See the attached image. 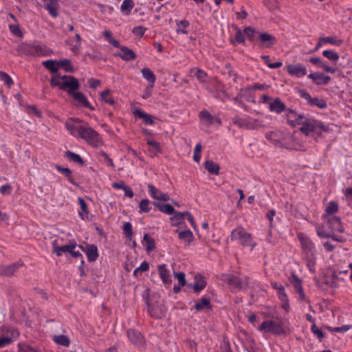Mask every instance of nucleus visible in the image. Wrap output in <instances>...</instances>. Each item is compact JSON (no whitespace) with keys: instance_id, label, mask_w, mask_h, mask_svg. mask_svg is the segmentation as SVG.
I'll list each match as a JSON object with an SVG mask.
<instances>
[{"instance_id":"0e129e2a","label":"nucleus","mask_w":352,"mask_h":352,"mask_svg":"<svg viewBox=\"0 0 352 352\" xmlns=\"http://www.w3.org/2000/svg\"><path fill=\"white\" fill-rule=\"evenodd\" d=\"M344 195L348 206L352 208V188H346Z\"/></svg>"},{"instance_id":"c9c22d12","label":"nucleus","mask_w":352,"mask_h":352,"mask_svg":"<svg viewBox=\"0 0 352 352\" xmlns=\"http://www.w3.org/2000/svg\"><path fill=\"white\" fill-rule=\"evenodd\" d=\"M289 280L297 293L303 289L301 280L296 274H292Z\"/></svg>"},{"instance_id":"a18cd8bd","label":"nucleus","mask_w":352,"mask_h":352,"mask_svg":"<svg viewBox=\"0 0 352 352\" xmlns=\"http://www.w3.org/2000/svg\"><path fill=\"white\" fill-rule=\"evenodd\" d=\"M56 65L58 67L63 68L66 72H71L73 70L71 61L68 59H63L60 61H57Z\"/></svg>"},{"instance_id":"ea45409f","label":"nucleus","mask_w":352,"mask_h":352,"mask_svg":"<svg viewBox=\"0 0 352 352\" xmlns=\"http://www.w3.org/2000/svg\"><path fill=\"white\" fill-rule=\"evenodd\" d=\"M111 91L109 89H106L101 92L100 97L102 101L105 103L113 105L115 104L114 98L110 94Z\"/></svg>"},{"instance_id":"69168bd1","label":"nucleus","mask_w":352,"mask_h":352,"mask_svg":"<svg viewBox=\"0 0 352 352\" xmlns=\"http://www.w3.org/2000/svg\"><path fill=\"white\" fill-rule=\"evenodd\" d=\"M311 331L313 332L314 334L316 335L317 337L321 340L324 337V333H322V331L318 329L316 324L314 323L311 326Z\"/></svg>"},{"instance_id":"423d86ee","label":"nucleus","mask_w":352,"mask_h":352,"mask_svg":"<svg viewBox=\"0 0 352 352\" xmlns=\"http://www.w3.org/2000/svg\"><path fill=\"white\" fill-rule=\"evenodd\" d=\"M233 123L239 127L248 130L258 129L261 127H265V125L258 120L252 118H241L236 117L233 118Z\"/></svg>"},{"instance_id":"e2e57ef3","label":"nucleus","mask_w":352,"mask_h":352,"mask_svg":"<svg viewBox=\"0 0 352 352\" xmlns=\"http://www.w3.org/2000/svg\"><path fill=\"white\" fill-rule=\"evenodd\" d=\"M234 38L236 43H243L245 41L244 36L242 34L241 30L236 27V33L234 35Z\"/></svg>"},{"instance_id":"2eb2a0df","label":"nucleus","mask_w":352,"mask_h":352,"mask_svg":"<svg viewBox=\"0 0 352 352\" xmlns=\"http://www.w3.org/2000/svg\"><path fill=\"white\" fill-rule=\"evenodd\" d=\"M85 252L87 259L89 262H94L98 258V248L94 244H86L85 249L80 246Z\"/></svg>"},{"instance_id":"a19ab883","label":"nucleus","mask_w":352,"mask_h":352,"mask_svg":"<svg viewBox=\"0 0 352 352\" xmlns=\"http://www.w3.org/2000/svg\"><path fill=\"white\" fill-rule=\"evenodd\" d=\"M309 104L311 106H316L320 109H324L327 107L326 101L324 99L318 97L311 98V100Z\"/></svg>"},{"instance_id":"f03ea898","label":"nucleus","mask_w":352,"mask_h":352,"mask_svg":"<svg viewBox=\"0 0 352 352\" xmlns=\"http://www.w3.org/2000/svg\"><path fill=\"white\" fill-rule=\"evenodd\" d=\"M81 122L79 119L67 121L65 126L72 135L85 140L88 144L94 147L100 146L102 144V139L98 133L87 123L80 124Z\"/></svg>"},{"instance_id":"c03bdc74","label":"nucleus","mask_w":352,"mask_h":352,"mask_svg":"<svg viewBox=\"0 0 352 352\" xmlns=\"http://www.w3.org/2000/svg\"><path fill=\"white\" fill-rule=\"evenodd\" d=\"M244 34L247 36L248 39L252 42H254L256 38V30L250 26L246 27L243 30Z\"/></svg>"},{"instance_id":"dca6fc26","label":"nucleus","mask_w":352,"mask_h":352,"mask_svg":"<svg viewBox=\"0 0 352 352\" xmlns=\"http://www.w3.org/2000/svg\"><path fill=\"white\" fill-rule=\"evenodd\" d=\"M309 78L313 80L317 85H327L330 80L331 77L320 72H314L307 76Z\"/></svg>"},{"instance_id":"f704fd0d","label":"nucleus","mask_w":352,"mask_h":352,"mask_svg":"<svg viewBox=\"0 0 352 352\" xmlns=\"http://www.w3.org/2000/svg\"><path fill=\"white\" fill-rule=\"evenodd\" d=\"M204 308L208 310L212 309L210 300L206 298H202L199 302H196L195 305V309L198 311L204 309Z\"/></svg>"},{"instance_id":"bf43d9fd","label":"nucleus","mask_w":352,"mask_h":352,"mask_svg":"<svg viewBox=\"0 0 352 352\" xmlns=\"http://www.w3.org/2000/svg\"><path fill=\"white\" fill-rule=\"evenodd\" d=\"M62 82V76L60 77L59 76H53L50 80V85L52 87H58L60 89Z\"/></svg>"},{"instance_id":"37998d69","label":"nucleus","mask_w":352,"mask_h":352,"mask_svg":"<svg viewBox=\"0 0 352 352\" xmlns=\"http://www.w3.org/2000/svg\"><path fill=\"white\" fill-rule=\"evenodd\" d=\"M44 67L49 69L52 73H56L58 69V66L56 65V61L53 60H47L43 63Z\"/></svg>"},{"instance_id":"3c124183","label":"nucleus","mask_w":352,"mask_h":352,"mask_svg":"<svg viewBox=\"0 0 352 352\" xmlns=\"http://www.w3.org/2000/svg\"><path fill=\"white\" fill-rule=\"evenodd\" d=\"M338 210V204L336 201H331L325 209V212L328 214H332Z\"/></svg>"},{"instance_id":"49530a36","label":"nucleus","mask_w":352,"mask_h":352,"mask_svg":"<svg viewBox=\"0 0 352 352\" xmlns=\"http://www.w3.org/2000/svg\"><path fill=\"white\" fill-rule=\"evenodd\" d=\"M103 36L104 38L115 47H120V43L118 40L115 39L112 36V34L109 30H105L103 32Z\"/></svg>"},{"instance_id":"412c9836","label":"nucleus","mask_w":352,"mask_h":352,"mask_svg":"<svg viewBox=\"0 0 352 352\" xmlns=\"http://www.w3.org/2000/svg\"><path fill=\"white\" fill-rule=\"evenodd\" d=\"M328 223L332 230L337 231L340 233L344 232V229L342 224L340 217L336 216L330 217L328 219Z\"/></svg>"},{"instance_id":"09e8293b","label":"nucleus","mask_w":352,"mask_h":352,"mask_svg":"<svg viewBox=\"0 0 352 352\" xmlns=\"http://www.w3.org/2000/svg\"><path fill=\"white\" fill-rule=\"evenodd\" d=\"M140 212H148L151 210L150 201L147 199H142L139 204Z\"/></svg>"},{"instance_id":"6ab92c4d","label":"nucleus","mask_w":352,"mask_h":352,"mask_svg":"<svg viewBox=\"0 0 352 352\" xmlns=\"http://www.w3.org/2000/svg\"><path fill=\"white\" fill-rule=\"evenodd\" d=\"M44 8L49 12L50 14L53 17L58 16V0H43Z\"/></svg>"},{"instance_id":"864d4df0","label":"nucleus","mask_w":352,"mask_h":352,"mask_svg":"<svg viewBox=\"0 0 352 352\" xmlns=\"http://www.w3.org/2000/svg\"><path fill=\"white\" fill-rule=\"evenodd\" d=\"M9 29L10 32L15 36L18 37L23 36V32H21L18 23L9 25Z\"/></svg>"},{"instance_id":"bb28decb","label":"nucleus","mask_w":352,"mask_h":352,"mask_svg":"<svg viewBox=\"0 0 352 352\" xmlns=\"http://www.w3.org/2000/svg\"><path fill=\"white\" fill-rule=\"evenodd\" d=\"M204 168L211 174L219 175L220 166L212 160H206L204 163Z\"/></svg>"},{"instance_id":"cd10ccee","label":"nucleus","mask_w":352,"mask_h":352,"mask_svg":"<svg viewBox=\"0 0 352 352\" xmlns=\"http://www.w3.org/2000/svg\"><path fill=\"white\" fill-rule=\"evenodd\" d=\"M298 238L300 241L302 248L304 250V251L307 253L311 252L314 248V245L312 241L309 238L301 235H298Z\"/></svg>"},{"instance_id":"8fccbe9b","label":"nucleus","mask_w":352,"mask_h":352,"mask_svg":"<svg viewBox=\"0 0 352 352\" xmlns=\"http://www.w3.org/2000/svg\"><path fill=\"white\" fill-rule=\"evenodd\" d=\"M124 234L127 239L131 240L133 236L132 225L129 222H126L123 226Z\"/></svg>"},{"instance_id":"5fc2aeb1","label":"nucleus","mask_w":352,"mask_h":352,"mask_svg":"<svg viewBox=\"0 0 352 352\" xmlns=\"http://www.w3.org/2000/svg\"><path fill=\"white\" fill-rule=\"evenodd\" d=\"M19 352H38L36 349L33 348L32 346L27 344H19Z\"/></svg>"},{"instance_id":"13d9d810","label":"nucleus","mask_w":352,"mask_h":352,"mask_svg":"<svg viewBox=\"0 0 352 352\" xmlns=\"http://www.w3.org/2000/svg\"><path fill=\"white\" fill-rule=\"evenodd\" d=\"M316 232L317 234L321 237V238H330L331 237V234L329 232H327L325 230L323 226H318L316 228Z\"/></svg>"},{"instance_id":"58836bf2","label":"nucleus","mask_w":352,"mask_h":352,"mask_svg":"<svg viewBox=\"0 0 352 352\" xmlns=\"http://www.w3.org/2000/svg\"><path fill=\"white\" fill-rule=\"evenodd\" d=\"M53 340L56 344L63 346H69L70 344L69 339L65 335L55 336Z\"/></svg>"},{"instance_id":"4468645a","label":"nucleus","mask_w":352,"mask_h":352,"mask_svg":"<svg viewBox=\"0 0 352 352\" xmlns=\"http://www.w3.org/2000/svg\"><path fill=\"white\" fill-rule=\"evenodd\" d=\"M127 336L129 340L135 345L140 346L144 344V338L143 336L137 330H129L127 331Z\"/></svg>"},{"instance_id":"c756f323","label":"nucleus","mask_w":352,"mask_h":352,"mask_svg":"<svg viewBox=\"0 0 352 352\" xmlns=\"http://www.w3.org/2000/svg\"><path fill=\"white\" fill-rule=\"evenodd\" d=\"M56 168L58 171L63 173L68 179V180L70 183H72V184H74L76 186H78V184L74 181V179L72 177V172L69 168L62 167L58 164L56 165Z\"/></svg>"},{"instance_id":"a211bd4d","label":"nucleus","mask_w":352,"mask_h":352,"mask_svg":"<svg viewBox=\"0 0 352 352\" xmlns=\"http://www.w3.org/2000/svg\"><path fill=\"white\" fill-rule=\"evenodd\" d=\"M157 270L164 284L167 285L172 283L170 270L167 268L165 264L158 265Z\"/></svg>"},{"instance_id":"e433bc0d","label":"nucleus","mask_w":352,"mask_h":352,"mask_svg":"<svg viewBox=\"0 0 352 352\" xmlns=\"http://www.w3.org/2000/svg\"><path fill=\"white\" fill-rule=\"evenodd\" d=\"M65 157H67L69 160L78 163L81 165L84 164L83 159L78 154H76L72 151H66L65 153Z\"/></svg>"},{"instance_id":"473e14b6","label":"nucleus","mask_w":352,"mask_h":352,"mask_svg":"<svg viewBox=\"0 0 352 352\" xmlns=\"http://www.w3.org/2000/svg\"><path fill=\"white\" fill-rule=\"evenodd\" d=\"M173 214L174 216L170 217V221L173 226H177L184 222L185 218L184 212H177L175 210V212Z\"/></svg>"},{"instance_id":"2f4dec72","label":"nucleus","mask_w":352,"mask_h":352,"mask_svg":"<svg viewBox=\"0 0 352 352\" xmlns=\"http://www.w3.org/2000/svg\"><path fill=\"white\" fill-rule=\"evenodd\" d=\"M134 6L135 3L133 0H124L120 6V10L125 15H129Z\"/></svg>"},{"instance_id":"603ef678","label":"nucleus","mask_w":352,"mask_h":352,"mask_svg":"<svg viewBox=\"0 0 352 352\" xmlns=\"http://www.w3.org/2000/svg\"><path fill=\"white\" fill-rule=\"evenodd\" d=\"M322 41H324V43H331L336 46H340L342 43V40H338L336 37L332 36L322 37Z\"/></svg>"},{"instance_id":"680f3d73","label":"nucleus","mask_w":352,"mask_h":352,"mask_svg":"<svg viewBox=\"0 0 352 352\" xmlns=\"http://www.w3.org/2000/svg\"><path fill=\"white\" fill-rule=\"evenodd\" d=\"M189 24H190L189 22L186 20L180 21L179 23H177V25L182 26L183 28L182 29L177 28V33L182 32L183 34H187L188 32L186 30V28L189 26Z\"/></svg>"},{"instance_id":"f3484780","label":"nucleus","mask_w":352,"mask_h":352,"mask_svg":"<svg viewBox=\"0 0 352 352\" xmlns=\"http://www.w3.org/2000/svg\"><path fill=\"white\" fill-rule=\"evenodd\" d=\"M206 286V281L204 276L197 274L195 276V283L193 285H188V287L193 288L195 293H199Z\"/></svg>"},{"instance_id":"c85d7f7f","label":"nucleus","mask_w":352,"mask_h":352,"mask_svg":"<svg viewBox=\"0 0 352 352\" xmlns=\"http://www.w3.org/2000/svg\"><path fill=\"white\" fill-rule=\"evenodd\" d=\"M153 204L157 207L161 212L166 214H173L175 212L174 208L169 204H162L160 202H153Z\"/></svg>"},{"instance_id":"6e6d98bb","label":"nucleus","mask_w":352,"mask_h":352,"mask_svg":"<svg viewBox=\"0 0 352 352\" xmlns=\"http://www.w3.org/2000/svg\"><path fill=\"white\" fill-rule=\"evenodd\" d=\"M199 117L201 120L207 121L209 124H212L213 121L212 116L206 110L201 111L199 113Z\"/></svg>"},{"instance_id":"f8f14e48","label":"nucleus","mask_w":352,"mask_h":352,"mask_svg":"<svg viewBox=\"0 0 352 352\" xmlns=\"http://www.w3.org/2000/svg\"><path fill=\"white\" fill-rule=\"evenodd\" d=\"M287 71L290 75L295 76L298 78L307 74L306 67L301 64H289L287 66Z\"/></svg>"},{"instance_id":"7c9ffc66","label":"nucleus","mask_w":352,"mask_h":352,"mask_svg":"<svg viewBox=\"0 0 352 352\" xmlns=\"http://www.w3.org/2000/svg\"><path fill=\"white\" fill-rule=\"evenodd\" d=\"M141 72L143 77L151 84V88H152L156 80V76L155 74L153 72V71L147 67L143 68Z\"/></svg>"},{"instance_id":"393cba45","label":"nucleus","mask_w":352,"mask_h":352,"mask_svg":"<svg viewBox=\"0 0 352 352\" xmlns=\"http://www.w3.org/2000/svg\"><path fill=\"white\" fill-rule=\"evenodd\" d=\"M269 108L271 111L280 113L285 110L286 107L280 98H276L273 102L270 104Z\"/></svg>"},{"instance_id":"de8ad7c7","label":"nucleus","mask_w":352,"mask_h":352,"mask_svg":"<svg viewBox=\"0 0 352 352\" xmlns=\"http://www.w3.org/2000/svg\"><path fill=\"white\" fill-rule=\"evenodd\" d=\"M322 55L333 62H336L339 59V55L334 50H324Z\"/></svg>"},{"instance_id":"9d476101","label":"nucleus","mask_w":352,"mask_h":352,"mask_svg":"<svg viewBox=\"0 0 352 352\" xmlns=\"http://www.w3.org/2000/svg\"><path fill=\"white\" fill-rule=\"evenodd\" d=\"M148 312L154 318L160 319L166 316V309L162 305H150L147 302Z\"/></svg>"},{"instance_id":"052dcab7","label":"nucleus","mask_w":352,"mask_h":352,"mask_svg":"<svg viewBox=\"0 0 352 352\" xmlns=\"http://www.w3.org/2000/svg\"><path fill=\"white\" fill-rule=\"evenodd\" d=\"M175 277L178 280V284L179 286L184 287L186 282L185 278V274L184 272H174Z\"/></svg>"},{"instance_id":"1a4fd4ad","label":"nucleus","mask_w":352,"mask_h":352,"mask_svg":"<svg viewBox=\"0 0 352 352\" xmlns=\"http://www.w3.org/2000/svg\"><path fill=\"white\" fill-rule=\"evenodd\" d=\"M257 39L261 42L259 47H271L276 44V39L273 35L267 32L258 33Z\"/></svg>"},{"instance_id":"72a5a7b5","label":"nucleus","mask_w":352,"mask_h":352,"mask_svg":"<svg viewBox=\"0 0 352 352\" xmlns=\"http://www.w3.org/2000/svg\"><path fill=\"white\" fill-rule=\"evenodd\" d=\"M176 232H178V236L179 239L186 241L188 244H190L194 238L193 234L190 230H186L181 232L177 230Z\"/></svg>"},{"instance_id":"9b49d317","label":"nucleus","mask_w":352,"mask_h":352,"mask_svg":"<svg viewBox=\"0 0 352 352\" xmlns=\"http://www.w3.org/2000/svg\"><path fill=\"white\" fill-rule=\"evenodd\" d=\"M76 247V243L73 241H69V243L67 245L59 246L57 245L56 241H55L52 244V252L54 253L57 256H60L63 253H70L72 249H75Z\"/></svg>"},{"instance_id":"4c0bfd02","label":"nucleus","mask_w":352,"mask_h":352,"mask_svg":"<svg viewBox=\"0 0 352 352\" xmlns=\"http://www.w3.org/2000/svg\"><path fill=\"white\" fill-rule=\"evenodd\" d=\"M280 137V132L278 131H270L265 133V138L274 143L275 145H278L279 142V138Z\"/></svg>"},{"instance_id":"338daca9","label":"nucleus","mask_w":352,"mask_h":352,"mask_svg":"<svg viewBox=\"0 0 352 352\" xmlns=\"http://www.w3.org/2000/svg\"><path fill=\"white\" fill-rule=\"evenodd\" d=\"M195 76L201 82H204L206 81L207 74L204 70L198 69L195 74Z\"/></svg>"},{"instance_id":"aec40b11","label":"nucleus","mask_w":352,"mask_h":352,"mask_svg":"<svg viewBox=\"0 0 352 352\" xmlns=\"http://www.w3.org/2000/svg\"><path fill=\"white\" fill-rule=\"evenodd\" d=\"M148 188L153 199L164 201L170 199V197L167 194L160 192L153 185L148 184Z\"/></svg>"},{"instance_id":"4be33fe9","label":"nucleus","mask_w":352,"mask_h":352,"mask_svg":"<svg viewBox=\"0 0 352 352\" xmlns=\"http://www.w3.org/2000/svg\"><path fill=\"white\" fill-rule=\"evenodd\" d=\"M72 98L77 101L82 107L89 109L93 111L95 108L89 103L86 96L81 92H74L71 95Z\"/></svg>"},{"instance_id":"39448f33","label":"nucleus","mask_w":352,"mask_h":352,"mask_svg":"<svg viewBox=\"0 0 352 352\" xmlns=\"http://www.w3.org/2000/svg\"><path fill=\"white\" fill-rule=\"evenodd\" d=\"M221 279L233 289H245L248 285V277L243 280L232 274H223Z\"/></svg>"},{"instance_id":"5701e85b","label":"nucleus","mask_w":352,"mask_h":352,"mask_svg":"<svg viewBox=\"0 0 352 352\" xmlns=\"http://www.w3.org/2000/svg\"><path fill=\"white\" fill-rule=\"evenodd\" d=\"M21 265L22 264L19 263H14L8 265H3L0 269V274L6 276H11Z\"/></svg>"},{"instance_id":"a878e982","label":"nucleus","mask_w":352,"mask_h":352,"mask_svg":"<svg viewBox=\"0 0 352 352\" xmlns=\"http://www.w3.org/2000/svg\"><path fill=\"white\" fill-rule=\"evenodd\" d=\"M133 114L136 117H138L139 118L142 119L144 122L146 124L151 125L153 124V118H152L151 115H150L147 113H145L144 111H142L141 109H135L133 111Z\"/></svg>"},{"instance_id":"20e7f679","label":"nucleus","mask_w":352,"mask_h":352,"mask_svg":"<svg viewBox=\"0 0 352 352\" xmlns=\"http://www.w3.org/2000/svg\"><path fill=\"white\" fill-rule=\"evenodd\" d=\"M17 52L23 55L41 56L45 55L46 48L39 45H30L23 43L17 47Z\"/></svg>"},{"instance_id":"7ed1b4c3","label":"nucleus","mask_w":352,"mask_h":352,"mask_svg":"<svg viewBox=\"0 0 352 352\" xmlns=\"http://www.w3.org/2000/svg\"><path fill=\"white\" fill-rule=\"evenodd\" d=\"M230 239L232 241L237 240L241 245L250 247L251 250L256 246V243L253 241L252 234L241 226L237 227L232 231Z\"/></svg>"},{"instance_id":"4d7b16f0","label":"nucleus","mask_w":352,"mask_h":352,"mask_svg":"<svg viewBox=\"0 0 352 352\" xmlns=\"http://www.w3.org/2000/svg\"><path fill=\"white\" fill-rule=\"evenodd\" d=\"M0 79L3 81L8 87L13 85V80L10 76L6 72L0 71Z\"/></svg>"},{"instance_id":"b1692460","label":"nucleus","mask_w":352,"mask_h":352,"mask_svg":"<svg viewBox=\"0 0 352 352\" xmlns=\"http://www.w3.org/2000/svg\"><path fill=\"white\" fill-rule=\"evenodd\" d=\"M309 61L315 65L316 66H317L319 68H321L322 70H324V72H330V73H335L336 72V69L332 68L330 66H328L327 65H326L320 58L318 57H311L310 59H309Z\"/></svg>"},{"instance_id":"6e6552de","label":"nucleus","mask_w":352,"mask_h":352,"mask_svg":"<svg viewBox=\"0 0 352 352\" xmlns=\"http://www.w3.org/2000/svg\"><path fill=\"white\" fill-rule=\"evenodd\" d=\"M260 331H264L268 333H272L276 335H282L285 333V330L282 325L276 323L273 320H265L258 327Z\"/></svg>"},{"instance_id":"f257e3e1","label":"nucleus","mask_w":352,"mask_h":352,"mask_svg":"<svg viewBox=\"0 0 352 352\" xmlns=\"http://www.w3.org/2000/svg\"><path fill=\"white\" fill-rule=\"evenodd\" d=\"M287 122L292 126L296 124H300L302 126L300 131L306 135L320 136L321 134L318 132L320 129L323 131H328L329 127L323 124L321 122L315 119L305 117L302 114H298L296 111L289 109L287 113Z\"/></svg>"},{"instance_id":"774afa93","label":"nucleus","mask_w":352,"mask_h":352,"mask_svg":"<svg viewBox=\"0 0 352 352\" xmlns=\"http://www.w3.org/2000/svg\"><path fill=\"white\" fill-rule=\"evenodd\" d=\"M146 30V29L145 28H144L143 26H138V27H135L133 29L132 32L135 35L142 37L144 35Z\"/></svg>"},{"instance_id":"79ce46f5","label":"nucleus","mask_w":352,"mask_h":352,"mask_svg":"<svg viewBox=\"0 0 352 352\" xmlns=\"http://www.w3.org/2000/svg\"><path fill=\"white\" fill-rule=\"evenodd\" d=\"M144 241L146 243V250L147 252H151L155 248V240L151 237L148 234L144 235Z\"/></svg>"},{"instance_id":"ddd939ff","label":"nucleus","mask_w":352,"mask_h":352,"mask_svg":"<svg viewBox=\"0 0 352 352\" xmlns=\"http://www.w3.org/2000/svg\"><path fill=\"white\" fill-rule=\"evenodd\" d=\"M119 48L120 49V52L115 54L116 56H118L123 60L126 61L135 60L137 56L133 50L126 46L120 45Z\"/></svg>"},{"instance_id":"0eeeda50","label":"nucleus","mask_w":352,"mask_h":352,"mask_svg":"<svg viewBox=\"0 0 352 352\" xmlns=\"http://www.w3.org/2000/svg\"><path fill=\"white\" fill-rule=\"evenodd\" d=\"M62 80L60 89L67 91L70 96L80 88L78 79L74 76L64 75Z\"/></svg>"}]
</instances>
